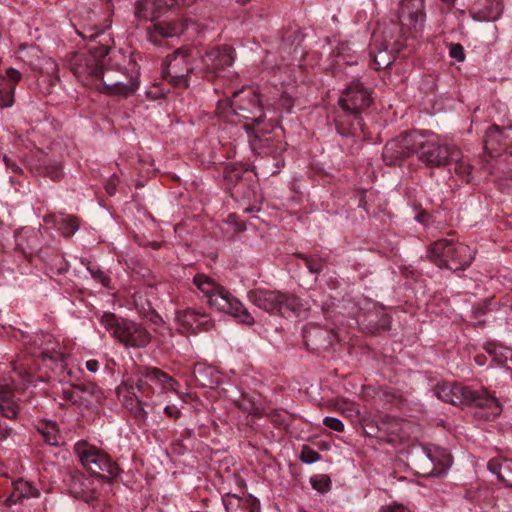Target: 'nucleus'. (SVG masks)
<instances>
[{"instance_id": "obj_1", "label": "nucleus", "mask_w": 512, "mask_h": 512, "mask_svg": "<svg viewBox=\"0 0 512 512\" xmlns=\"http://www.w3.org/2000/svg\"><path fill=\"white\" fill-rule=\"evenodd\" d=\"M110 53V61H115L112 65L123 75L127 70V65L134 66L130 53L122 49L110 51L104 46L96 54H72L68 59V65L76 78L84 85H93L101 92L112 96L125 97L133 94L139 86L137 75L124 81L122 79L112 80L108 76V71L104 73L100 57Z\"/></svg>"}, {"instance_id": "obj_2", "label": "nucleus", "mask_w": 512, "mask_h": 512, "mask_svg": "<svg viewBox=\"0 0 512 512\" xmlns=\"http://www.w3.org/2000/svg\"><path fill=\"white\" fill-rule=\"evenodd\" d=\"M264 116L263 108L253 87H244L233 93L231 100H220L217 103L214 116L206 115L211 122V126H222L223 124L239 128H254L259 124Z\"/></svg>"}, {"instance_id": "obj_3", "label": "nucleus", "mask_w": 512, "mask_h": 512, "mask_svg": "<svg viewBox=\"0 0 512 512\" xmlns=\"http://www.w3.org/2000/svg\"><path fill=\"white\" fill-rule=\"evenodd\" d=\"M396 141L400 145L401 153H417L419 160L429 166L445 165L459 155L454 145L441 141L433 133L426 138L422 130H405Z\"/></svg>"}, {"instance_id": "obj_4", "label": "nucleus", "mask_w": 512, "mask_h": 512, "mask_svg": "<svg viewBox=\"0 0 512 512\" xmlns=\"http://www.w3.org/2000/svg\"><path fill=\"white\" fill-rule=\"evenodd\" d=\"M434 392L438 399L455 406L487 408V418L501 413L499 400L483 388L473 389L457 382L441 381L436 384Z\"/></svg>"}, {"instance_id": "obj_5", "label": "nucleus", "mask_w": 512, "mask_h": 512, "mask_svg": "<svg viewBox=\"0 0 512 512\" xmlns=\"http://www.w3.org/2000/svg\"><path fill=\"white\" fill-rule=\"evenodd\" d=\"M194 284L205 294L211 306L232 315L241 323L247 325L254 324V317L244 305L232 296L230 292L214 283L209 277L204 274H197L194 277Z\"/></svg>"}, {"instance_id": "obj_6", "label": "nucleus", "mask_w": 512, "mask_h": 512, "mask_svg": "<svg viewBox=\"0 0 512 512\" xmlns=\"http://www.w3.org/2000/svg\"><path fill=\"white\" fill-rule=\"evenodd\" d=\"M101 324L125 347L144 348L151 341V334L141 324L117 317L114 313H104Z\"/></svg>"}, {"instance_id": "obj_7", "label": "nucleus", "mask_w": 512, "mask_h": 512, "mask_svg": "<svg viewBox=\"0 0 512 512\" xmlns=\"http://www.w3.org/2000/svg\"><path fill=\"white\" fill-rule=\"evenodd\" d=\"M74 450L81 464L98 479L111 482L119 475L120 469L117 463L99 448L81 440L75 444Z\"/></svg>"}, {"instance_id": "obj_8", "label": "nucleus", "mask_w": 512, "mask_h": 512, "mask_svg": "<svg viewBox=\"0 0 512 512\" xmlns=\"http://www.w3.org/2000/svg\"><path fill=\"white\" fill-rule=\"evenodd\" d=\"M199 56V51L192 48H180L167 57L163 76L172 84L181 87L190 85L192 74L197 73V64L192 62Z\"/></svg>"}, {"instance_id": "obj_9", "label": "nucleus", "mask_w": 512, "mask_h": 512, "mask_svg": "<svg viewBox=\"0 0 512 512\" xmlns=\"http://www.w3.org/2000/svg\"><path fill=\"white\" fill-rule=\"evenodd\" d=\"M153 381L159 383L164 389L177 392L179 383L167 373L156 367H145L139 371L137 378H130L123 383L126 394L139 395L141 398L150 399L153 390L148 383Z\"/></svg>"}, {"instance_id": "obj_10", "label": "nucleus", "mask_w": 512, "mask_h": 512, "mask_svg": "<svg viewBox=\"0 0 512 512\" xmlns=\"http://www.w3.org/2000/svg\"><path fill=\"white\" fill-rule=\"evenodd\" d=\"M371 101L369 90L359 81L349 83L339 98V104L345 115L353 118L349 123L351 126L362 125L361 114L369 107Z\"/></svg>"}, {"instance_id": "obj_11", "label": "nucleus", "mask_w": 512, "mask_h": 512, "mask_svg": "<svg viewBox=\"0 0 512 512\" xmlns=\"http://www.w3.org/2000/svg\"><path fill=\"white\" fill-rule=\"evenodd\" d=\"M198 57L197 74L207 79L220 76L235 60L234 49L227 45L215 47Z\"/></svg>"}, {"instance_id": "obj_12", "label": "nucleus", "mask_w": 512, "mask_h": 512, "mask_svg": "<svg viewBox=\"0 0 512 512\" xmlns=\"http://www.w3.org/2000/svg\"><path fill=\"white\" fill-rule=\"evenodd\" d=\"M251 149L259 155H272L275 159L285 150L284 130H246Z\"/></svg>"}, {"instance_id": "obj_13", "label": "nucleus", "mask_w": 512, "mask_h": 512, "mask_svg": "<svg viewBox=\"0 0 512 512\" xmlns=\"http://www.w3.org/2000/svg\"><path fill=\"white\" fill-rule=\"evenodd\" d=\"M175 323L178 326V332L182 335H196L214 327L209 315L191 308L176 311Z\"/></svg>"}, {"instance_id": "obj_14", "label": "nucleus", "mask_w": 512, "mask_h": 512, "mask_svg": "<svg viewBox=\"0 0 512 512\" xmlns=\"http://www.w3.org/2000/svg\"><path fill=\"white\" fill-rule=\"evenodd\" d=\"M309 304L294 293L279 290L275 315L284 318H306Z\"/></svg>"}, {"instance_id": "obj_15", "label": "nucleus", "mask_w": 512, "mask_h": 512, "mask_svg": "<svg viewBox=\"0 0 512 512\" xmlns=\"http://www.w3.org/2000/svg\"><path fill=\"white\" fill-rule=\"evenodd\" d=\"M422 3L420 0H402L399 10V21L403 35L409 36L412 29H417L423 21Z\"/></svg>"}, {"instance_id": "obj_16", "label": "nucleus", "mask_w": 512, "mask_h": 512, "mask_svg": "<svg viewBox=\"0 0 512 512\" xmlns=\"http://www.w3.org/2000/svg\"><path fill=\"white\" fill-rule=\"evenodd\" d=\"M359 52L348 42H340L330 54V63L326 66L333 73L340 72L344 66L358 63Z\"/></svg>"}, {"instance_id": "obj_17", "label": "nucleus", "mask_w": 512, "mask_h": 512, "mask_svg": "<svg viewBox=\"0 0 512 512\" xmlns=\"http://www.w3.org/2000/svg\"><path fill=\"white\" fill-rule=\"evenodd\" d=\"M190 27L193 30H196V25L194 23L188 25L183 21L155 23L152 28L148 30V39L153 44L160 45L159 37L170 38L179 36Z\"/></svg>"}, {"instance_id": "obj_18", "label": "nucleus", "mask_w": 512, "mask_h": 512, "mask_svg": "<svg viewBox=\"0 0 512 512\" xmlns=\"http://www.w3.org/2000/svg\"><path fill=\"white\" fill-rule=\"evenodd\" d=\"M378 32L373 34V44L370 50L371 66L376 69L389 67L393 60L392 50H399V47H393L385 38V44L377 45Z\"/></svg>"}, {"instance_id": "obj_19", "label": "nucleus", "mask_w": 512, "mask_h": 512, "mask_svg": "<svg viewBox=\"0 0 512 512\" xmlns=\"http://www.w3.org/2000/svg\"><path fill=\"white\" fill-rule=\"evenodd\" d=\"M278 296L279 290L265 288H255L250 290L247 294L248 300L253 305L271 315H275L276 313Z\"/></svg>"}, {"instance_id": "obj_20", "label": "nucleus", "mask_w": 512, "mask_h": 512, "mask_svg": "<svg viewBox=\"0 0 512 512\" xmlns=\"http://www.w3.org/2000/svg\"><path fill=\"white\" fill-rule=\"evenodd\" d=\"M454 241L439 239L430 244L427 250V258L439 268H447L451 256L450 249L454 248Z\"/></svg>"}, {"instance_id": "obj_21", "label": "nucleus", "mask_w": 512, "mask_h": 512, "mask_svg": "<svg viewBox=\"0 0 512 512\" xmlns=\"http://www.w3.org/2000/svg\"><path fill=\"white\" fill-rule=\"evenodd\" d=\"M94 482L90 478L82 475L74 476L72 478L69 490L73 497L91 504L97 500Z\"/></svg>"}, {"instance_id": "obj_22", "label": "nucleus", "mask_w": 512, "mask_h": 512, "mask_svg": "<svg viewBox=\"0 0 512 512\" xmlns=\"http://www.w3.org/2000/svg\"><path fill=\"white\" fill-rule=\"evenodd\" d=\"M450 252L452 253L449 259L448 269L452 271H460L468 268L475 257V252L468 245L455 242L454 248Z\"/></svg>"}, {"instance_id": "obj_23", "label": "nucleus", "mask_w": 512, "mask_h": 512, "mask_svg": "<svg viewBox=\"0 0 512 512\" xmlns=\"http://www.w3.org/2000/svg\"><path fill=\"white\" fill-rule=\"evenodd\" d=\"M122 403L136 421L143 424L146 422L148 412L145 407L149 405L147 399L141 398L139 395L126 394L123 396Z\"/></svg>"}, {"instance_id": "obj_24", "label": "nucleus", "mask_w": 512, "mask_h": 512, "mask_svg": "<svg viewBox=\"0 0 512 512\" xmlns=\"http://www.w3.org/2000/svg\"><path fill=\"white\" fill-rule=\"evenodd\" d=\"M377 423L379 425V433L381 434L378 436V439L385 442H393V436L398 435L401 430L400 420L393 416L379 415Z\"/></svg>"}, {"instance_id": "obj_25", "label": "nucleus", "mask_w": 512, "mask_h": 512, "mask_svg": "<svg viewBox=\"0 0 512 512\" xmlns=\"http://www.w3.org/2000/svg\"><path fill=\"white\" fill-rule=\"evenodd\" d=\"M14 396L9 386H0V413L8 419H15L19 412Z\"/></svg>"}, {"instance_id": "obj_26", "label": "nucleus", "mask_w": 512, "mask_h": 512, "mask_svg": "<svg viewBox=\"0 0 512 512\" xmlns=\"http://www.w3.org/2000/svg\"><path fill=\"white\" fill-rule=\"evenodd\" d=\"M13 491L7 501L11 504L20 503L23 499L36 498L39 491L29 482L19 479L13 483Z\"/></svg>"}, {"instance_id": "obj_27", "label": "nucleus", "mask_w": 512, "mask_h": 512, "mask_svg": "<svg viewBox=\"0 0 512 512\" xmlns=\"http://www.w3.org/2000/svg\"><path fill=\"white\" fill-rule=\"evenodd\" d=\"M78 388L81 396V405L84 407H90L94 403H100L103 398L101 389L92 382L78 384Z\"/></svg>"}, {"instance_id": "obj_28", "label": "nucleus", "mask_w": 512, "mask_h": 512, "mask_svg": "<svg viewBox=\"0 0 512 512\" xmlns=\"http://www.w3.org/2000/svg\"><path fill=\"white\" fill-rule=\"evenodd\" d=\"M503 140V130H487L484 136V149L491 156L500 155ZM505 146V144H503Z\"/></svg>"}, {"instance_id": "obj_29", "label": "nucleus", "mask_w": 512, "mask_h": 512, "mask_svg": "<svg viewBox=\"0 0 512 512\" xmlns=\"http://www.w3.org/2000/svg\"><path fill=\"white\" fill-rule=\"evenodd\" d=\"M161 13L155 0H140L136 3L135 15L139 19L153 20Z\"/></svg>"}, {"instance_id": "obj_30", "label": "nucleus", "mask_w": 512, "mask_h": 512, "mask_svg": "<svg viewBox=\"0 0 512 512\" xmlns=\"http://www.w3.org/2000/svg\"><path fill=\"white\" fill-rule=\"evenodd\" d=\"M487 352L493 357L494 362L512 371V349L502 346L487 347Z\"/></svg>"}, {"instance_id": "obj_31", "label": "nucleus", "mask_w": 512, "mask_h": 512, "mask_svg": "<svg viewBox=\"0 0 512 512\" xmlns=\"http://www.w3.org/2000/svg\"><path fill=\"white\" fill-rule=\"evenodd\" d=\"M80 220L77 216H61L58 229L65 238L72 237L79 229Z\"/></svg>"}, {"instance_id": "obj_32", "label": "nucleus", "mask_w": 512, "mask_h": 512, "mask_svg": "<svg viewBox=\"0 0 512 512\" xmlns=\"http://www.w3.org/2000/svg\"><path fill=\"white\" fill-rule=\"evenodd\" d=\"M512 462L504 461L503 463L499 462L496 459H491L488 462V469L491 473L497 475V478L502 481L505 486L512 487V478H506L504 471L511 469Z\"/></svg>"}, {"instance_id": "obj_33", "label": "nucleus", "mask_w": 512, "mask_h": 512, "mask_svg": "<svg viewBox=\"0 0 512 512\" xmlns=\"http://www.w3.org/2000/svg\"><path fill=\"white\" fill-rule=\"evenodd\" d=\"M81 263L86 265L94 280L101 283L104 287L110 288L111 279L104 271H102L99 267L92 266L90 261L87 259H82Z\"/></svg>"}, {"instance_id": "obj_34", "label": "nucleus", "mask_w": 512, "mask_h": 512, "mask_svg": "<svg viewBox=\"0 0 512 512\" xmlns=\"http://www.w3.org/2000/svg\"><path fill=\"white\" fill-rule=\"evenodd\" d=\"M39 69L41 74L49 77L51 83L58 80V65L52 58H44Z\"/></svg>"}, {"instance_id": "obj_35", "label": "nucleus", "mask_w": 512, "mask_h": 512, "mask_svg": "<svg viewBox=\"0 0 512 512\" xmlns=\"http://www.w3.org/2000/svg\"><path fill=\"white\" fill-rule=\"evenodd\" d=\"M5 77L4 83L2 84V90H8L9 88H13V98L15 97V86L16 84L21 81L22 74L14 69V68H8L3 74Z\"/></svg>"}, {"instance_id": "obj_36", "label": "nucleus", "mask_w": 512, "mask_h": 512, "mask_svg": "<svg viewBox=\"0 0 512 512\" xmlns=\"http://www.w3.org/2000/svg\"><path fill=\"white\" fill-rule=\"evenodd\" d=\"M62 398H63V400L70 402L74 405L82 406L78 384H74L67 388H63L62 389Z\"/></svg>"}, {"instance_id": "obj_37", "label": "nucleus", "mask_w": 512, "mask_h": 512, "mask_svg": "<svg viewBox=\"0 0 512 512\" xmlns=\"http://www.w3.org/2000/svg\"><path fill=\"white\" fill-rule=\"evenodd\" d=\"M39 432L47 444L51 446L59 445V434L55 425H46L43 429H39Z\"/></svg>"}, {"instance_id": "obj_38", "label": "nucleus", "mask_w": 512, "mask_h": 512, "mask_svg": "<svg viewBox=\"0 0 512 512\" xmlns=\"http://www.w3.org/2000/svg\"><path fill=\"white\" fill-rule=\"evenodd\" d=\"M378 416L374 418H365L362 422L363 432L367 437L377 438L381 434L379 433Z\"/></svg>"}, {"instance_id": "obj_39", "label": "nucleus", "mask_w": 512, "mask_h": 512, "mask_svg": "<svg viewBox=\"0 0 512 512\" xmlns=\"http://www.w3.org/2000/svg\"><path fill=\"white\" fill-rule=\"evenodd\" d=\"M390 324H391V317L386 313H382L378 322L369 323V325L367 326V329L373 334L380 333L381 331L388 330L390 328Z\"/></svg>"}, {"instance_id": "obj_40", "label": "nucleus", "mask_w": 512, "mask_h": 512, "mask_svg": "<svg viewBox=\"0 0 512 512\" xmlns=\"http://www.w3.org/2000/svg\"><path fill=\"white\" fill-rule=\"evenodd\" d=\"M321 458V455L314 449L309 446H303L300 453V460L305 464H312L318 461Z\"/></svg>"}, {"instance_id": "obj_41", "label": "nucleus", "mask_w": 512, "mask_h": 512, "mask_svg": "<svg viewBox=\"0 0 512 512\" xmlns=\"http://www.w3.org/2000/svg\"><path fill=\"white\" fill-rule=\"evenodd\" d=\"M379 399L385 404L390 405H399L402 402V398L400 395L392 392L388 389H382L379 394Z\"/></svg>"}, {"instance_id": "obj_42", "label": "nucleus", "mask_w": 512, "mask_h": 512, "mask_svg": "<svg viewBox=\"0 0 512 512\" xmlns=\"http://www.w3.org/2000/svg\"><path fill=\"white\" fill-rule=\"evenodd\" d=\"M57 347H58V349L52 348L51 350H49V349L43 350L41 352L42 358L44 360L49 359L53 362H64L66 355L64 352L61 351V348L59 347V345H57Z\"/></svg>"}, {"instance_id": "obj_43", "label": "nucleus", "mask_w": 512, "mask_h": 512, "mask_svg": "<svg viewBox=\"0 0 512 512\" xmlns=\"http://www.w3.org/2000/svg\"><path fill=\"white\" fill-rule=\"evenodd\" d=\"M310 482H311L312 487L321 493L327 492L330 489V485H331L330 478L325 475H321L316 478H311Z\"/></svg>"}, {"instance_id": "obj_44", "label": "nucleus", "mask_w": 512, "mask_h": 512, "mask_svg": "<svg viewBox=\"0 0 512 512\" xmlns=\"http://www.w3.org/2000/svg\"><path fill=\"white\" fill-rule=\"evenodd\" d=\"M298 257L305 261L306 267L311 273L318 274L323 270L324 263L321 260L311 259L302 254H299Z\"/></svg>"}, {"instance_id": "obj_45", "label": "nucleus", "mask_w": 512, "mask_h": 512, "mask_svg": "<svg viewBox=\"0 0 512 512\" xmlns=\"http://www.w3.org/2000/svg\"><path fill=\"white\" fill-rule=\"evenodd\" d=\"M455 172L466 182L471 181L470 175L472 172V166L469 163H466L463 160L458 161L455 166Z\"/></svg>"}, {"instance_id": "obj_46", "label": "nucleus", "mask_w": 512, "mask_h": 512, "mask_svg": "<svg viewBox=\"0 0 512 512\" xmlns=\"http://www.w3.org/2000/svg\"><path fill=\"white\" fill-rule=\"evenodd\" d=\"M323 425L326 426L327 428L333 430V431H336V432H343L344 431V424H343V422L340 419L336 418V417L326 416L323 419Z\"/></svg>"}, {"instance_id": "obj_47", "label": "nucleus", "mask_w": 512, "mask_h": 512, "mask_svg": "<svg viewBox=\"0 0 512 512\" xmlns=\"http://www.w3.org/2000/svg\"><path fill=\"white\" fill-rule=\"evenodd\" d=\"M449 55L451 58L457 60L458 62H463L465 60V53L463 47L460 44H451Z\"/></svg>"}, {"instance_id": "obj_48", "label": "nucleus", "mask_w": 512, "mask_h": 512, "mask_svg": "<svg viewBox=\"0 0 512 512\" xmlns=\"http://www.w3.org/2000/svg\"><path fill=\"white\" fill-rule=\"evenodd\" d=\"M379 512H411L410 509L403 504L393 502L388 505H384L379 509Z\"/></svg>"}, {"instance_id": "obj_49", "label": "nucleus", "mask_w": 512, "mask_h": 512, "mask_svg": "<svg viewBox=\"0 0 512 512\" xmlns=\"http://www.w3.org/2000/svg\"><path fill=\"white\" fill-rule=\"evenodd\" d=\"M45 174L53 181H58L62 177V169L60 166L45 168Z\"/></svg>"}, {"instance_id": "obj_50", "label": "nucleus", "mask_w": 512, "mask_h": 512, "mask_svg": "<svg viewBox=\"0 0 512 512\" xmlns=\"http://www.w3.org/2000/svg\"><path fill=\"white\" fill-rule=\"evenodd\" d=\"M160 11L171 8L178 3V0H157L156 1Z\"/></svg>"}, {"instance_id": "obj_51", "label": "nucleus", "mask_w": 512, "mask_h": 512, "mask_svg": "<svg viewBox=\"0 0 512 512\" xmlns=\"http://www.w3.org/2000/svg\"><path fill=\"white\" fill-rule=\"evenodd\" d=\"M86 369L91 373H96L99 370V362L96 359L86 361Z\"/></svg>"}, {"instance_id": "obj_52", "label": "nucleus", "mask_w": 512, "mask_h": 512, "mask_svg": "<svg viewBox=\"0 0 512 512\" xmlns=\"http://www.w3.org/2000/svg\"><path fill=\"white\" fill-rule=\"evenodd\" d=\"M60 217L61 216H57L55 214H48V215H45L43 217V221L45 223H47V224L52 223V224H54L55 226L58 227L59 226Z\"/></svg>"}, {"instance_id": "obj_53", "label": "nucleus", "mask_w": 512, "mask_h": 512, "mask_svg": "<svg viewBox=\"0 0 512 512\" xmlns=\"http://www.w3.org/2000/svg\"><path fill=\"white\" fill-rule=\"evenodd\" d=\"M11 434V428L0 422V440H6Z\"/></svg>"}, {"instance_id": "obj_54", "label": "nucleus", "mask_w": 512, "mask_h": 512, "mask_svg": "<svg viewBox=\"0 0 512 512\" xmlns=\"http://www.w3.org/2000/svg\"><path fill=\"white\" fill-rule=\"evenodd\" d=\"M164 412L167 416L169 417H174V418H178L179 415H180V411L174 407V406H170V405H167L165 408H164Z\"/></svg>"}, {"instance_id": "obj_55", "label": "nucleus", "mask_w": 512, "mask_h": 512, "mask_svg": "<svg viewBox=\"0 0 512 512\" xmlns=\"http://www.w3.org/2000/svg\"><path fill=\"white\" fill-rule=\"evenodd\" d=\"M103 31L102 30H96L95 32H91L89 34L87 33H84V32H79V35L84 39V40H87V41H92L94 40L96 37H98L100 34H102Z\"/></svg>"}, {"instance_id": "obj_56", "label": "nucleus", "mask_w": 512, "mask_h": 512, "mask_svg": "<svg viewBox=\"0 0 512 512\" xmlns=\"http://www.w3.org/2000/svg\"><path fill=\"white\" fill-rule=\"evenodd\" d=\"M56 259L59 261V267L57 268L58 274H63L68 271V263L63 257L57 256Z\"/></svg>"}, {"instance_id": "obj_57", "label": "nucleus", "mask_w": 512, "mask_h": 512, "mask_svg": "<svg viewBox=\"0 0 512 512\" xmlns=\"http://www.w3.org/2000/svg\"><path fill=\"white\" fill-rule=\"evenodd\" d=\"M4 161L6 166L11 169V171L15 174L21 173L22 169L14 162H10L7 157H4Z\"/></svg>"}, {"instance_id": "obj_58", "label": "nucleus", "mask_w": 512, "mask_h": 512, "mask_svg": "<svg viewBox=\"0 0 512 512\" xmlns=\"http://www.w3.org/2000/svg\"><path fill=\"white\" fill-rule=\"evenodd\" d=\"M230 497H233L234 499H236L238 502H240V498H238L236 495H227V497H224L223 498V504H224V507L226 509L227 512H229V509L231 507V501H230Z\"/></svg>"}, {"instance_id": "obj_59", "label": "nucleus", "mask_w": 512, "mask_h": 512, "mask_svg": "<svg viewBox=\"0 0 512 512\" xmlns=\"http://www.w3.org/2000/svg\"><path fill=\"white\" fill-rule=\"evenodd\" d=\"M250 512H260V503L258 500H250Z\"/></svg>"}, {"instance_id": "obj_60", "label": "nucleus", "mask_w": 512, "mask_h": 512, "mask_svg": "<svg viewBox=\"0 0 512 512\" xmlns=\"http://www.w3.org/2000/svg\"><path fill=\"white\" fill-rule=\"evenodd\" d=\"M106 190H107L108 194H110V195L114 194V192H115V183L113 182V178L107 184Z\"/></svg>"}, {"instance_id": "obj_61", "label": "nucleus", "mask_w": 512, "mask_h": 512, "mask_svg": "<svg viewBox=\"0 0 512 512\" xmlns=\"http://www.w3.org/2000/svg\"><path fill=\"white\" fill-rule=\"evenodd\" d=\"M275 166H276V170H273L271 172V175H274V174H277L279 169L282 168L284 166V161L283 160H277L276 163H275Z\"/></svg>"}, {"instance_id": "obj_62", "label": "nucleus", "mask_w": 512, "mask_h": 512, "mask_svg": "<svg viewBox=\"0 0 512 512\" xmlns=\"http://www.w3.org/2000/svg\"><path fill=\"white\" fill-rule=\"evenodd\" d=\"M428 217V214L425 213V212H422L420 214L417 215L416 219L419 221V222H422L424 223L425 222V218Z\"/></svg>"}, {"instance_id": "obj_63", "label": "nucleus", "mask_w": 512, "mask_h": 512, "mask_svg": "<svg viewBox=\"0 0 512 512\" xmlns=\"http://www.w3.org/2000/svg\"><path fill=\"white\" fill-rule=\"evenodd\" d=\"M283 104L286 105L287 109L290 108V100H288L286 97H282Z\"/></svg>"}, {"instance_id": "obj_64", "label": "nucleus", "mask_w": 512, "mask_h": 512, "mask_svg": "<svg viewBox=\"0 0 512 512\" xmlns=\"http://www.w3.org/2000/svg\"><path fill=\"white\" fill-rule=\"evenodd\" d=\"M338 131L340 132V134H341L342 136H347V135H348V133H344V132H343L344 130H338Z\"/></svg>"}]
</instances>
